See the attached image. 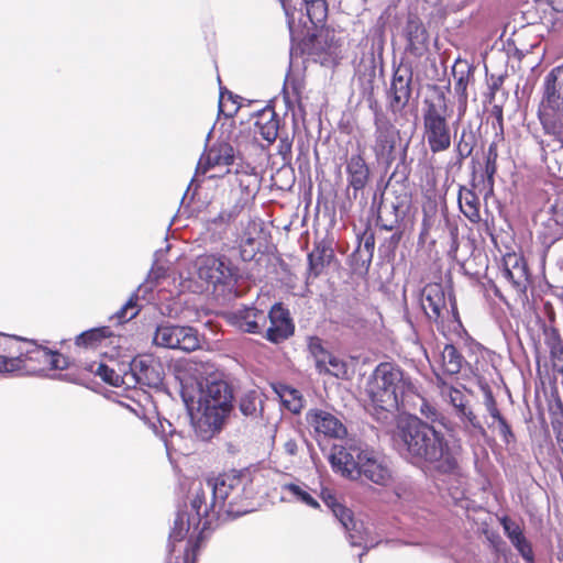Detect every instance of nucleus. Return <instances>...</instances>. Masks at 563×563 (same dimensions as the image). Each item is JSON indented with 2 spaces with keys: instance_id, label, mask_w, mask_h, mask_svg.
<instances>
[{
  "instance_id": "e2e57ef3",
  "label": "nucleus",
  "mask_w": 563,
  "mask_h": 563,
  "mask_svg": "<svg viewBox=\"0 0 563 563\" xmlns=\"http://www.w3.org/2000/svg\"><path fill=\"white\" fill-rule=\"evenodd\" d=\"M558 298L563 302V286L560 287V292L558 294Z\"/></svg>"
},
{
  "instance_id": "72a5a7b5",
  "label": "nucleus",
  "mask_w": 563,
  "mask_h": 563,
  "mask_svg": "<svg viewBox=\"0 0 563 563\" xmlns=\"http://www.w3.org/2000/svg\"><path fill=\"white\" fill-rule=\"evenodd\" d=\"M238 98L231 91L220 88L219 112L225 117H233L239 110Z\"/></svg>"
},
{
  "instance_id": "58836bf2",
  "label": "nucleus",
  "mask_w": 563,
  "mask_h": 563,
  "mask_svg": "<svg viewBox=\"0 0 563 563\" xmlns=\"http://www.w3.org/2000/svg\"><path fill=\"white\" fill-rule=\"evenodd\" d=\"M548 345L550 347V354L554 362V366L563 368V342L556 333H553L548 339Z\"/></svg>"
},
{
  "instance_id": "4be33fe9",
  "label": "nucleus",
  "mask_w": 563,
  "mask_h": 563,
  "mask_svg": "<svg viewBox=\"0 0 563 563\" xmlns=\"http://www.w3.org/2000/svg\"><path fill=\"white\" fill-rule=\"evenodd\" d=\"M205 521L206 518H201L198 521L197 511H195V514L190 516H186V514L179 512L175 518L174 527L169 534L168 552H175L176 543L181 542L185 539L190 528L197 530L200 523L203 525Z\"/></svg>"
},
{
  "instance_id": "79ce46f5",
  "label": "nucleus",
  "mask_w": 563,
  "mask_h": 563,
  "mask_svg": "<svg viewBox=\"0 0 563 563\" xmlns=\"http://www.w3.org/2000/svg\"><path fill=\"white\" fill-rule=\"evenodd\" d=\"M322 373H329L335 377H340L345 373L344 364L336 357L329 354L325 358V368Z\"/></svg>"
},
{
  "instance_id": "aec40b11",
  "label": "nucleus",
  "mask_w": 563,
  "mask_h": 563,
  "mask_svg": "<svg viewBox=\"0 0 563 563\" xmlns=\"http://www.w3.org/2000/svg\"><path fill=\"white\" fill-rule=\"evenodd\" d=\"M234 162V150L228 143H219L210 147L199 159L197 172L206 174L211 168H223Z\"/></svg>"
},
{
  "instance_id": "f704fd0d",
  "label": "nucleus",
  "mask_w": 563,
  "mask_h": 563,
  "mask_svg": "<svg viewBox=\"0 0 563 563\" xmlns=\"http://www.w3.org/2000/svg\"><path fill=\"white\" fill-rule=\"evenodd\" d=\"M110 335H111V332L108 327L91 329V330H88V331L79 334L76 338V344L84 345V346L93 345L96 342L100 341L101 339L108 338Z\"/></svg>"
},
{
  "instance_id": "cd10ccee",
  "label": "nucleus",
  "mask_w": 563,
  "mask_h": 563,
  "mask_svg": "<svg viewBox=\"0 0 563 563\" xmlns=\"http://www.w3.org/2000/svg\"><path fill=\"white\" fill-rule=\"evenodd\" d=\"M442 368L449 375L459 374L466 361L452 344H445L441 352Z\"/></svg>"
},
{
  "instance_id": "13d9d810",
  "label": "nucleus",
  "mask_w": 563,
  "mask_h": 563,
  "mask_svg": "<svg viewBox=\"0 0 563 563\" xmlns=\"http://www.w3.org/2000/svg\"><path fill=\"white\" fill-rule=\"evenodd\" d=\"M378 222L380 223V227H382L384 230H386V231H391V230H394V229H395L396 223H397V220L395 219V220H394L393 222H390V223H385V222L383 221L382 216H378Z\"/></svg>"
},
{
  "instance_id": "39448f33",
  "label": "nucleus",
  "mask_w": 563,
  "mask_h": 563,
  "mask_svg": "<svg viewBox=\"0 0 563 563\" xmlns=\"http://www.w3.org/2000/svg\"><path fill=\"white\" fill-rule=\"evenodd\" d=\"M422 113L423 137L433 154L444 152L451 146V129L446 118V104L426 100Z\"/></svg>"
},
{
  "instance_id": "6e6d98bb",
  "label": "nucleus",
  "mask_w": 563,
  "mask_h": 563,
  "mask_svg": "<svg viewBox=\"0 0 563 563\" xmlns=\"http://www.w3.org/2000/svg\"><path fill=\"white\" fill-rule=\"evenodd\" d=\"M278 153L284 159L291 155V142L286 137L282 139L278 145Z\"/></svg>"
},
{
  "instance_id": "b1692460",
  "label": "nucleus",
  "mask_w": 563,
  "mask_h": 563,
  "mask_svg": "<svg viewBox=\"0 0 563 563\" xmlns=\"http://www.w3.org/2000/svg\"><path fill=\"white\" fill-rule=\"evenodd\" d=\"M503 275L518 290L522 291L526 289L528 271L521 257H518L517 255H509L506 257Z\"/></svg>"
},
{
  "instance_id": "603ef678",
  "label": "nucleus",
  "mask_w": 563,
  "mask_h": 563,
  "mask_svg": "<svg viewBox=\"0 0 563 563\" xmlns=\"http://www.w3.org/2000/svg\"><path fill=\"white\" fill-rule=\"evenodd\" d=\"M498 427H499V433L500 435L503 437V439L505 440V442L509 443L510 442V439L514 438V433L511 431V428L510 426L507 423V421L504 419H500L498 421Z\"/></svg>"
},
{
  "instance_id": "052dcab7",
  "label": "nucleus",
  "mask_w": 563,
  "mask_h": 563,
  "mask_svg": "<svg viewBox=\"0 0 563 563\" xmlns=\"http://www.w3.org/2000/svg\"><path fill=\"white\" fill-rule=\"evenodd\" d=\"M188 289H190L194 292L202 291V285H197L194 288H191V286H188Z\"/></svg>"
},
{
  "instance_id": "f3484780",
  "label": "nucleus",
  "mask_w": 563,
  "mask_h": 563,
  "mask_svg": "<svg viewBox=\"0 0 563 563\" xmlns=\"http://www.w3.org/2000/svg\"><path fill=\"white\" fill-rule=\"evenodd\" d=\"M421 307L429 320L440 323L449 309L442 285L428 284L424 286L420 298Z\"/></svg>"
},
{
  "instance_id": "412c9836",
  "label": "nucleus",
  "mask_w": 563,
  "mask_h": 563,
  "mask_svg": "<svg viewBox=\"0 0 563 563\" xmlns=\"http://www.w3.org/2000/svg\"><path fill=\"white\" fill-rule=\"evenodd\" d=\"M346 174L349 186L353 188L356 197L357 191L365 188L369 178V168L362 154H355L349 158Z\"/></svg>"
},
{
  "instance_id": "f8f14e48",
  "label": "nucleus",
  "mask_w": 563,
  "mask_h": 563,
  "mask_svg": "<svg viewBox=\"0 0 563 563\" xmlns=\"http://www.w3.org/2000/svg\"><path fill=\"white\" fill-rule=\"evenodd\" d=\"M412 71L408 67H398L388 90V102L393 113L401 112L411 98Z\"/></svg>"
},
{
  "instance_id": "c756f323",
  "label": "nucleus",
  "mask_w": 563,
  "mask_h": 563,
  "mask_svg": "<svg viewBox=\"0 0 563 563\" xmlns=\"http://www.w3.org/2000/svg\"><path fill=\"white\" fill-rule=\"evenodd\" d=\"M278 120L274 112L263 113L255 123L256 133L268 143H273L278 135Z\"/></svg>"
},
{
  "instance_id": "ddd939ff",
  "label": "nucleus",
  "mask_w": 563,
  "mask_h": 563,
  "mask_svg": "<svg viewBox=\"0 0 563 563\" xmlns=\"http://www.w3.org/2000/svg\"><path fill=\"white\" fill-rule=\"evenodd\" d=\"M266 317L269 320V327L264 330L263 334L269 342L277 344L294 334L295 325L289 311L282 303H275Z\"/></svg>"
},
{
  "instance_id": "bf43d9fd",
  "label": "nucleus",
  "mask_w": 563,
  "mask_h": 563,
  "mask_svg": "<svg viewBox=\"0 0 563 563\" xmlns=\"http://www.w3.org/2000/svg\"><path fill=\"white\" fill-rule=\"evenodd\" d=\"M553 10L561 12L563 11V0H547Z\"/></svg>"
},
{
  "instance_id": "393cba45",
  "label": "nucleus",
  "mask_w": 563,
  "mask_h": 563,
  "mask_svg": "<svg viewBox=\"0 0 563 563\" xmlns=\"http://www.w3.org/2000/svg\"><path fill=\"white\" fill-rule=\"evenodd\" d=\"M459 206L471 222L476 223L481 220L479 199L473 190L464 187L460 189Z\"/></svg>"
},
{
  "instance_id": "4d7b16f0",
  "label": "nucleus",
  "mask_w": 563,
  "mask_h": 563,
  "mask_svg": "<svg viewBox=\"0 0 563 563\" xmlns=\"http://www.w3.org/2000/svg\"><path fill=\"white\" fill-rule=\"evenodd\" d=\"M374 246H375L374 235L373 234L365 235L364 236V249L369 254V257H372V255H373Z\"/></svg>"
},
{
  "instance_id": "6ab92c4d",
  "label": "nucleus",
  "mask_w": 563,
  "mask_h": 563,
  "mask_svg": "<svg viewBox=\"0 0 563 563\" xmlns=\"http://www.w3.org/2000/svg\"><path fill=\"white\" fill-rule=\"evenodd\" d=\"M230 320L244 332L263 334L267 317L264 311L254 307H243L233 311Z\"/></svg>"
},
{
  "instance_id": "9b49d317",
  "label": "nucleus",
  "mask_w": 563,
  "mask_h": 563,
  "mask_svg": "<svg viewBox=\"0 0 563 563\" xmlns=\"http://www.w3.org/2000/svg\"><path fill=\"white\" fill-rule=\"evenodd\" d=\"M199 279L207 284H225L233 277V269L225 257L202 255L196 261Z\"/></svg>"
},
{
  "instance_id": "423d86ee",
  "label": "nucleus",
  "mask_w": 563,
  "mask_h": 563,
  "mask_svg": "<svg viewBox=\"0 0 563 563\" xmlns=\"http://www.w3.org/2000/svg\"><path fill=\"white\" fill-rule=\"evenodd\" d=\"M153 343L161 347L192 352L200 347V338L192 327L164 323L156 328Z\"/></svg>"
},
{
  "instance_id": "0eeeda50",
  "label": "nucleus",
  "mask_w": 563,
  "mask_h": 563,
  "mask_svg": "<svg viewBox=\"0 0 563 563\" xmlns=\"http://www.w3.org/2000/svg\"><path fill=\"white\" fill-rule=\"evenodd\" d=\"M320 497L323 504L332 511L333 516L346 530L350 544L352 547L364 548V552L360 555V558H362L364 553L372 547L368 545L364 538L365 529L363 522L355 521L352 511L342 505L330 489H322Z\"/></svg>"
},
{
  "instance_id": "3c124183",
  "label": "nucleus",
  "mask_w": 563,
  "mask_h": 563,
  "mask_svg": "<svg viewBox=\"0 0 563 563\" xmlns=\"http://www.w3.org/2000/svg\"><path fill=\"white\" fill-rule=\"evenodd\" d=\"M283 450H284V453L287 454L288 456H296L298 454V450H299L297 439L288 438L283 443Z\"/></svg>"
},
{
  "instance_id": "a878e982",
  "label": "nucleus",
  "mask_w": 563,
  "mask_h": 563,
  "mask_svg": "<svg viewBox=\"0 0 563 563\" xmlns=\"http://www.w3.org/2000/svg\"><path fill=\"white\" fill-rule=\"evenodd\" d=\"M283 492L289 495V500L301 503L311 508H319V503L312 496L311 489L305 483H288L283 485Z\"/></svg>"
},
{
  "instance_id": "680f3d73",
  "label": "nucleus",
  "mask_w": 563,
  "mask_h": 563,
  "mask_svg": "<svg viewBox=\"0 0 563 563\" xmlns=\"http://www.w3.org/2000/svg\"><path fill=\"white\" fill-rule=\"evenodd\" d=\"M486 172L487 174L489 175V177H492V175L495 173V167L492 166L489 167L488 165L486 166Z\"/></svg>"
},
{
  "instance_id": "9d476101",
  "label": "nucleus",
  "mask_w": 563,
  "mask_h": 563,
  "mask_svg": "<svg viewBox=\"0 0 563 563\" xmlns=\"http://www.w3.org/2000/svg\"><path fill=\"white\" fill-rule=\"evenodd\" d=\"M563 113V66L553 68L545 77V93L542 101V118Z\"/></svg>"
},
{
  "instance_id": "5fc2aeb1",
  "label": "nucleus",
  "mask_w": 563,
  "mask_h": 563,
  "mask_svg": "<svg viewBox=\"0 0 563 563\" xmlns=\"http://www.w3.org/2000/svg\"><path fill=\"white\" fill-rule=\"evenodd\" d=\"M181 439L180 433L178 432H170L169 438H164V444L167 451V454L169 455L172 451H176V440Z\"/></svg>"
},
{
  "instance_id": "2f4dec72",
  "label": "nucleus",
  "mask_w": 563,
  "mask_h": 563,
  "mask_svg": "<svg viewBox=\"0 0 563 563\" xmlns=\"http://www.w3.org/2000/svg\"><path fill=\"white\" fill-rule=\"evenodd\" d=\"M453 75L455 78V85H454L455 93L460 98L466 100V98H467L466 89H467L468 77H470L468 66L466 64L457 63L453 67Z\"/></svg>"
},
{
  "instance_id": "bb28decb",
  "label": "nucleus",
  "mask_w": 563,
  "mask_h": 563,
  "mask_svg": "<svg viewBox=\"0 0 563 563\" xmlns=\"http://www.w3.org/2000/svg\"><path fill=\"white\" fill-rule=\"evenodd\" d=\"M333 251L324 245L318 244L311 253L308 254L309 276L318 277L325 264L330 263Z\"/></svg>"
},
{
  "instance_id": "0e129e2a",
  "label": "nucleus",
  "mask_w": 563,
  "mask_h": 563,
  "mask_svg": "<svg viewBox=\"0 0 563 563\" xmlns=\"http://www.w3.org/2000/svg\"><path fill=\"white\" fill-rule=\"evenodd\" d=\"M189 547H190V543L188 542L187 545H186V549H185V552H186V556L188 555V552H189Z\"/></svg>"
},
{
  "instance_id": "c03bdc74",
  "label": "nucleus",
  "mask_w": 563,
  "mask_h": 563,
  "mask_svg": "<svg viewBox=\"0 0 563 563\" xmlns=\"http://www.w3.org/2000/svg\"><path fill=\"white\" fill-rule=\"evenodd\" d=\"M501 525L504 527L506 536L509 538L510 541L523 534L520 527L507 518H504L501 520Z\"/></svg>"
},
{
  "instance_id": "4468645a",
  "label": "nucleus",
  "mask_w": 563,
  "mask_h": 563,
  "mask_svg": "<svg viewBox=\"0 0 563 563\" xmlns=\"http://www.w3.org/2000/svg\"><path fill=\"white\" fill-rule=\"evenodd\" d=\"M308 426L323 437L341 439L346 434V428L332 412L323 409H310L306 415Z\"/></svg>"
},
{
  "instance_id": "473e14b6",
  "label": "nucleus",
  "mask_w": 563,
  "mask_h": 563,
  "mask_svg": "<svg viewBox=\"0 0 563 563\" xmlns=\"http://www.w3.org/2000/svg\"><path fill=\"white\" fill-rule=\"evenodd\" d=\"M307 15L312 24L322 23L327 18L328 7L325 0H303Z\"/></svg>"
},
{
  "instance_id": "37998d69",
  "label": "nucleus",
  "mask_w": 563,
  "mask_h": 563,
  "mask_svg": "<svg viewBox=\"0 0 563 563\" xmlns=\"http://www.w3.org/2000/svg\"><path fill=\"white\" fill-rule=\"evenodd\" d=\"M484 405L486 407V410L490 415V417L493 419H495L497 422L500 419H504V417L501 416L499 409L497 408L496 400H495V398H494V396H493V394H492V391L489 389L485 390V394H484Z\"/></svg>"
},
{
  "instance_id": "7c9ffc66",
  "label": "nucleus",
  "mask_w": 563,
  "mask_h": 563,
  "mask_svg": "<svg viewBox=\"0 0 563 563\" xmlns=\"http://www.w3.org/2000/svg\"><path fill=\"white\" fill-rule=\"evenodd\" d=\"M87 369L112 386H120L124 383L123 377L118 374L113 368L101 362H92L88 365Z\"/></svg>"
},
{
  "instance_id": "a18cd8bd",
  "label": "nucleus",
  "mask_w": 563,
  "mask_h": 563,
  "mask_svg": "<svg viewBox=\"0 0 563 563\" xmlns=\"http://www.w3.org/2000/svg\"><path fill=\"white\" fill-rule=\"evenodd\" d=\"M239 210L236 208L232 210H222L217 217L212 218L210 222L214 224H228L238 216Z\"/></svg>"
},
{
  "instance_id": "c9c22d12",
  "label": "nucleus",
  "mask_w": 563,
  "mask_h": 563,
  "mask_svg": "<svg viewBox=\"0 0 563 563\" xmlns=\"http://www.w3.org/2000/svg\"><path fill=\"white\" fill-rule=\"evenodd\" d=\"M308 350L314 357L317 369L319 373H322L323 368H325V358L329 356V353L323 349L321 340L316 336L309 338Z\"/></svg>"
},
{
  "instance_id": "864d4df0",
  "label": "nucleus",
  "mask_w": 563,
  "mask_h": 563,
  "mask_svg": "<svg viewBox=\"0 0 563 563\" xmlns=\"http://www.w3.org/2000/svg\"><path fill=\"white\" fill-rule=\"evenodd\" d=\"M420 412L422 413V416H424L427 419L431 420L432 422L438 420L439 415H438L437 409L433 406H431L424 401L421 405Z\"/></svg>"
},
{
  "instance_id": "6e6552de",
  "label": "nucleus",
  "mask_w": 563,
  "mask_h": 563,
  "mask_svg": "<svg viewBox=\"0 0 563 563\" xmlns=\"http://www.w3.org/2000/svg\"><path fill=\"white\" fill-rule=\"evenodd\" d=\"M375 133L372 150L378 162H390L395 151L396 142L399 137V131L380 112L375 113L374 118Z\"/></svg>"
},
{
  "instance_id": "de8ad7c7",
  "label": "nucleus",
  "mask_w": 563,
  "mask_h": 563,
  "mask_svg": "<svg viewBox=\"0 0 563 563\" xmlns=\"http://www.w3.org/2000/svg\"><path fill=\"white\" fill-rule=\"evenodd\" d=\"M465 347L470 356H475V362L478 361V356H483L484 347L478 342L467 339L465 341Z\"/></svg>"
},
{
  "instance_id": "f257e3e1",
  "label": "nucleus",
  "mask_w": 563,
  "mask_h": 563,
  "mask_svg": "<svg viewBox=\"0 0 563 563\" xmlns=\"http://www.w3.org/2000/svg\"><path fill=\"white\" fill-rule=\"evenodd\" d=\"M393 445L412 464H426L443 474L457 467V449L451 446L445 435L418 417L400 418L393 432Z\"/></svg>"
},
{
  "instance_id": "e433bc0d",
  "label": "nucleus",
  "mask_w": 563,
  "mask_h": 563,
  "mask_svg": "<svg viewBox=\"0 0 563 563\" xmlns=\"http://www.w3.org/2000/svg\"><path fill=\"white\" fill-rule=\"evenodd\" d=\"M257 394L255 391H250L241 397L239 409L245 417H255L257 413Z\"/></svg>"
},
{
  "instance_id": "a211bd4d",
  "label": "nucleus",
  "mask_w": 563,
  "mask_h": 563,
  "mask_svg": "<svg viewBox=\"0 0 563 563\" xmlns=\"http://www.w3.org/2000/svg\"><path fill=\"white\" fill-rule=\"evenodd\" d=\"M361 461L360 477L363 475L380 486H387L391 482V470L385 457L374 451L365 450V456Z\"/></svg>"
},
{
  "instance_id": "7ed1b4c3",
  "label": "nucleus",
  "mask_w": 563,
  "mask_h": 563,
  "mask_svg": "<svg viewBox=\"0 0 563 563\" xmlns=\"http://www.w3.org/2000/svg\"><path fill=\"white\" fill-rule=\"evenodd\" d=\"M183 399L188 409L195 405L200 417L197 424L202 438H210L214 432L220 431L224 420L232 410V390L225 382L211 380L205 386L199 384L197 397L189 395L186 387L181 391Z\"/></svg>"
},
{
  "instance_id": "ea45409f",
  "label": "nucleus",
  "mask_w": 563,
  "mask_h": 563,
  "mask_svg": "<svg viewBox=\"0 0 563 563\" xmlns=\"http://www.w3.org/2000/svg\"><path fill=\"white\" fill-rule=\"evenodd\" d=\"M137 313L139 309L136 302L133 298H130L112 317V319H117L118 323H123L133 319Z\"/></svg>"
},
{
  "instance_id": "f03ea898",
  "label": "nucleus",
  "mask_w": 563,
  "mask_h": 563,
  "mask_svg": "<svg viewBox=\"0 0 563 563\" xmlns=\"http://www.w3.org/2000/svg\"><path fill=\"white\" fill-rule=\"evenodd\" d=\"M411 387L404 371L394 363L376 366L366 385L371 413L378 421H386L399 407V401Z\"/></svg>"
},
{
  "instance_id": "5701e85b",
  "label": "nucleus",
  "mask_w": 563,
  "mask_h": 563,
  "mask_svg": "<svg viewBox=\"0 0 563 563\" xmlns=\"http://www.w3.org/2000/svg\"><path fill=\"white\" fill-rule=\"evenodd\" d=\"M503 275L518 290L522 291L526 289L528 271L521 257H518L517 255H509L506 257Z\"/></svg>"
},
{
  "instance_id": "a19ab883",
  "label": "nucleus",
  "mask_w": 563,
  "mask_h": 563,
  "mask_svg": "<svg viewBox=\"0 0 563 563\" xmlns=\"http://www.w3.org/2000/svg\"><path fill=\"white\" fill-rule=\"evenodd\" d=\"M511 543L527 562L531 563L533 561L531 544L523 534L512 540Z\"/></svg>"
},
{
  "instance_id": "8fccbe9b",
  "label": "nucleus",
  "mask_w": 563,
  "mask_h": 563,
  "mask_svg": "<svg viewBox=\"0 0 563 563\" xmlns=\"http://www.w3.org/2000/svg\"><path fill=\"white\" fill-rule=\"evenodd\" d=\"M33 354L34 356H30V360H36L37 362L48 366L51 363L48 355H53V352L46 349L38 347L33 351Z\"/></svg>"
},
{
  "instance_id": "09e8293b",
  "label": "nucleus",
  "mask_w": 563,
  "mask_h": 563,
  "mask_svg": "<svg viewBox=\"0 0 563 563\" xmlns=\"http://www.w3.org/2000/svg\"><path fill=\"white\" fill-rule=\"evenodd\" d=\"M48 358L51 360L48 367L52 369H64L67 366L66 357L58 352H53Z\"/></svg>"
},
{
  "instance_id": "20e7f679",
  "label": "nucleus",
  "mask_w": 563,
  "mask_h": 563,
  "mask_svg": "<svg viewBox=\"0 0 563 563\" xmlns=\"http://www.w3.org/2000/svg\"><path fill=\"white\" fill-rule=\"evenodd\" d=\"M243 492V479L235 474H222L208 478L205 486L200 485L191 500V509L197 511L198 521L206 518L201 531L211 525L210 514L219 515L225 505L229 506L225 511L233 512V506L240 501Z\"/></svg>"
},
{
  "instance_id": "49530a36",
  "label": "nucleus",
  "mask_w": 563,
  "mask_h": 563,
  "mask_svg": "<svg viewBox=\"0 0 563 563\" xmlns=\"http://www.w3.org/2000/svg\"><path fill=\"white\" fill-rule=\"evenodd\" d=\"M464 137H465V133L463 132L461 135V139L456 145V152H457L460 159H464V158L468 157L473 151V146L468 142L464 141Z\"/></svg>"
},
{
  "instance_id": "2eb2a0df",
  "label": "nucleus",
  "mask_w": 563,
  "mask_h": 563,
  "mask_svg": "<svg viewBox=\"0 0 563 563\" xmlns=\"http://www.w3.org/2000/svg\"><path fill=\"white\" fill-rule=\"evenodd\" d=\"M131 375L137 384L158 387L163 383V367L152 355H139L130 364Z\"/></svg>"
},
{
  "instance_id": "c85d7f7f",
  "label": "nucleus",
  "mask_w": 563,
  "mask_h": 563,
  "mask_svg": "<svg viewBox=\"0 0 563 563\" xmlns=\"http://www.w3.org/2000/svg\"><path fill=\"white\" fill-rule=\"evenodd\" d=\"M275 391L283 405L292 413H298L303 408V398L299 390L287 385H278Z\"/></svg>"
},
{
  "instance_id": "4c0bfd02",
  "label": "nucleus",
  "mask_w": 563,
  "mask_h": 563,
  "mask_svg": "<svg viewBox=\"0 0 563 563\" xmlns=\"http://www.w3.org/2000/svg\"><path fill=\"white\" fill-rule=\"evenodd\" d=\"M24 368L25 361L23 358L0 355V374H18Z\"/></svg>"
},
{
  "instance_id": "dca6fc26",
  "label": "nucleus",
  "mask_w": 563,
  "mask_h": 563,
  "mask_svg": "<svg viewBox=\"0 0 563 563\" xmlns=\"http://www.w3.org/2000/svg\"><path fill=\"white\" fill-rule=\"evenodd\" d=\"M441 395L444 400L454 408L455 415L463 423H468L470 427L476 430L481 435L486 434L485 428L482 426L473 410L468 407V399L462 390L452 386L443 385L441 388Z\"/></svg>"
},
{
  "instance_id": "1a4fd4ad",
  "label": "nucleus",
  "mask_w": 563,
  "mask_h": 563,
  "mask_svg": "<svg viewBox=\"0 0 563 563\" xmlns=\"http://www.w3.org/2000/svg\"><path fill=\"white\" fill-rule=\"evenodd\" d=\"M365 456V450L358 446L333 445L329 462L335 473L350 479L360 478V466Z\"/></svg>"
}]
</instances>
